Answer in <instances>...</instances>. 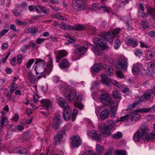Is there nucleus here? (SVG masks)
<instances>
[{
	"label": "nucleus",
	"instance_id": "5701e85b",
	"mask_svg": "<svg viewBox=\"0 0 155 155\" xmlns=\"http://www.w3.org/2000/svg\"><path fill=\"white\" fill-rule=\"evenodd\" d=\"M126 42L128 45L134 47L138 45L137 40L134 38H130L126 39Z\"/></svg>",
	"mask_w": 155,
	"mask_h": 155
},
{
	"label": "nucleus",
	"instance_id": "e2e57ef3",
	"mask_svg": "<svg viewBox=\"0 0 155 155\" xmlns=\"http://www.w3.org/2000/svg\"><path fill=\"white\" fill-rule=\"evenodd\" d=\"M82 155H96L94 153H93L92 151H88L84 153Z\"/></svg>",
	"mask_w": 155,
	"mask_h": 155
},
{
	"label": "nucleus",
	"instance_id": "338daca9",
	"mask_svg": "<svg viewBox=\"0 0 155 155\" xmlns=\"http://www.w3.org/2000/svg\"><path fill=\"white\" fill-rule=\"evenodd\" d=\"M10 28L14 31H17L18 30L16 28L15 26L13 24H11L10 26Z\"/></svg>",
	"mask_w": 155,
	"mask_h": 155
},
{
	"label": "nucleus",
	"instance_id": "c03bdc74",
	"mask_svg": "<svg viewBox=\"0 0 155 155\" xmlns=\"http://www.w3.org/2000/svg\"><path fill=\"white\" fill-rule=\"evenodd\" d=\"M120 28H116L114 29L111 33L112 34V35L113 36V37L114 38L116 37L117 34H118L120 32Z\"/></svg>",
	"mask_w": 155,
	"mask_h": 155
},
{
	"label": "nucleus",
	"instance_id": "72a5a7b5",
	"mask_svg": "<svg viewBox=\"0 0 155 155\" xmlns=\"http://www.w3.org/2000/svg\"><path fill=\"white\" fill-rule=\"evenodd\" d=\"M148 133L144 137H145L146 139L148 140H153L155 138V133L152 132L151 133L148 134Z\"/></svg>",
	"mask_w": 155,
	"mask_h": 155
},
{
	"label": "nucleus",
	"instance_id": "37998d69",
	"mask_svg": "<svg viewBox=\"0 0 155 155\" xmlns=\"http://www.w3.org/2000/svg\"><path fill=\"white\" fill-rule=\"evenodd\" d=\"M122 137V134L121 133L118 131L117 133L112 136V137L115 139H120Z\"/></svg>",
	"mask_w": 155,
	"mask_h": 155
},
{
	"label": "nucleus",
	"instance_id": "4468645a",
	"mask_svg": "<svg viewBox=\"0 0 155 155\" xmlns=\"http://www.w3.org/2000/svg\"><path fill=\"white\" fill-rule=\"evenodd\" d=\"M88 47L87 45H85L76 48L74 51V53L78 55L84 54L87 52Z\"/></svg>",
	"mask_w": 155,
	"mask_h": 155
},
{
	"label": "nucleus",
	"instance_id": "864d4df0",
	"mask_svg": "<svg viewBox=\"0 0 155 155\" xmlns=\"http://www.w3.org/2000/svg\"><path fill=\"white\" fill-rule=\"evenodd\" d=\"M136 56H138L139 54H143V51L141 49H137L134 52Z\"/></svg>",
	"mask_w": 155,
	"mask_h": 155
},
{
	"label": "nucleus",
	"instance_id": "ea45409f",
	"mask_svg": "<svg viewBox=\"0 0 155 155\" xmlns=\"http://www.w3.org/2000/svg\"><path fill=\"white\" fill-rule=\"evenodd\" d=\"M129 119V114H127L124 116L120 117V118H118L116 120V122L117 123L119 121H123L127 120Z\"/></svg>",
	"mask_w": 155,
	"mask_h": 155
},
{
	"label": "nucleus",
	"instance_id": "a211bd4d",
	"mask_svg": "<svg viewBox=\"0 0 155 155\" xmlns=\"http://www.w3.org/2000/svg\"><path fill=\"white\" fill-rule=\"evenodd\" d=\"M58 103L59 106L64 109H67L69 108V106L66 100L62 97L58 99Z\"/></svg>",
	"mask_w": 155,
	"mask_h": 155
},
{
	"label": "nucleus",
	"instance_id": "7ed1b4c3",
	"mask_svg": "<svg viewBox=\"0 0 155 155\" xmlns=\"http://www.w3.org/2000/svg\"><path fill=\"white\" fill-rule=\"evenodd\" d=\"M153 94L155 95V86L153 87V91L151 90L147 91L145 92L144 94L139 98L138 101L136 102H134L130 105L128 106L127 107V109L131 110L134 108L139 104V102H141L148 100L150 98Z\"/></svg>",
	"mask_w": 155,
	"mask_h": 155
},
{
	"label": "nucleus",
	"instance_id": "1a4fd4ad",
	"mask_svg": "<svg viewBox=\"0 0 155 155\" xmlns=\"http://www.w3.org/2000/svg\"><path fill=\"white\" fill-rule=\"evenodd\" d=\"M127 61L126 60L120 58L118 59L116 64V68L118 69L125 71L127 66Z\"/></svg>",
	"mask_w": 155,
	"mask_h": 155
},
{
	"label": "nucleus",
	"instance_id": "4d7b16f0",
	"mask_svg": "<svg viewBox=\"0 0 155 155\" xmlns=\"http://www.w3.org/2000/svg\"><path fill=\"white\" fill-rule=\"evenodd\" d=\"M100 10L101 8L103 9V10L104 11L108 13L109 12V10L110 9V8L108 7L105 6H101L100 7Z\"/></svg>",
	"mask_w": 155,
	"mask_h": 155
},
{
	"label": "nucleus",
	"instance_id": "f03ea898",
	"mask_svg": "<svg viewBox=\"0 0 155 155\" xmlns=\"http://www.w3.org/2000/svg\"><path fill=\"white\" fill-rule=\"evenodd\" d=\"M94 42L96 46H93L91 49L95 54L99 55L101 54V51L98 48V46L103 50H107L108 48L106 42L104 40H100L99 38H95Z\"/></svg>",
	"mask_w": 155,
	"mask_h": 155
},
{
	"label": "nucleus",
	"instance_id": "bf43d9fd",
	"mask_svg": "<svg viewBox=\"0 0 155 155\" xmlns=\"http://www.w3.org/2000/svg\"><path fill=\"white\" fill-rule=\"evenodd\" d=\"M113 151V149L111 148H109L107 149V153L104 155H111Z\"/></svg>",
	"mask_w": 155,
	"mask_h": 155
},
{
	"label": "nucleus",
	"instance_id": "49530a36",
	"mask_svg": "<svg viewBox=\"0 0 155 155\" xmlns=\"http://www.w3.org/2000/svg\"><path fill=\"white\" fill-rule=\"evenodd\" d=\"M114 155H126V153L124 151L117 150L114 151Z\"/></svg>",
	"mask_w": 155,
	"mask_h": 155
},
{
	"label": "nucleus",
	"instance_id": "69168bd1",
	"mask_svg": "<svg viewBox=\"0 0 155 155\" xmlns=\"http://www.w3.org/2000/svg\"><path fill=\"white\" fill-rule=\"evenodd\" d=\"M45 40L44 38H38L37 39L36 42L37 44H40L43 42Z\"/></svg>",
	"mask_w": 155,
	"mask_h": 155
},
{
	"label": "nucleus",
	"instance_id": "a878e982",
	"mask_svg": "<svg viewBox=\"0 0 155 155\" xmlns=\"http://www.w3.org/2000/svg\"><path fill=\"white\" fill-rule=\"evenodd\" d=\"M62 113L64 119L66 120H69L71 116V111L69 107L67 109H64Z\"/></svg>",
	"mask_w": 155,
	"mask_h": 155
},
{
	"label": "nucleus",
	"instance_id": "20e7f679",
	"mask_svg": "<svg viewBox=\"0 0 155 155\" xmlns=\"http://www.w3.org/2000/svg\"><path fill=\"white\" fill-rule=\"evenodd\" d=\"M132 71L134 74H140L142 75H147L148 71L143 68V65L139 62L133 64Z\"/></svg>",
	"mask_w": 155,
	"mask_h": 155
},
{
	"label": "nucleus",
	"instance_id": "a18cd8bd",
	"mask_svg": "<svg viewBox=\"0 0 155 155\" xmlns=\"http://www.w3.org/2000/svg\"><path fill=\"white\" fill-rule=\"evenodd\" d=\"M120 44V41L118 39H116L114 42V48L117 49L119 47Z\"/></svg>",
	"mask_w": 155,
	"mask_h": 155
},
{
	"label": "nucleus",
	"instance_id": "c85d7f7f",
	"mask_svg": "<svg viewBox=\"0 0 155 155\" xmlns=\"http://www.w3.org/2000/svg\"><path fill=\"white\" fill-rule=\"evenodd\" d=\"M60 68H66L69 66V62L66 59L62 60L60 63L59 64Z\"/></svg>",
	"mask_w": 155,
	"mask_h": 155
},
{
	"label": "nucleus",
	"instance_id": "c9c22d12",
	"mask_svg": "<svg viewBox=\"0 0 155 155\" xmlns=\"http://www.w3.org/2000/svg\"><path fill=\"white\" fill-rule=\"evenodd\" d=\"M105 70L107 74L109 76L112 75L114 73L113 69L110 66H107L105 68Z\"/></svg>",
	"mask_w": 155,
	"mask_h": 155
},
{
	"label": "nucleus",
	"instance_id": "0eeeda50",
	"mask_svg": "<svg viewBox=\"0 0 155 155\" xmlns=\"http://www.w3.org/2000/svg\"><path fill=\"white\" fill-rule=\"evenodd\" d=\"M149 130V129L146 128H142L138 130L134 135V141L136 142L139 141L140 139L143 138L144 136L148 133Z\"/></svg>",
	"mask_w": 155,
	"mask_h": 155
},
{
	"label": "nucleus",
	"instance_id": "b1692460",
	"mask_svg": "<svg viewBox=\"0 0 155 155\" xmlns=\"http://www.w3.org/2000/svg\"><path fill=\"white\" fill-rule=\"evenodd\" d=\"M2 112L1 118L0 117V126H4L8 124V121L6 119V116L5 114L3 113V111H1Z\"/></svg>",
	"mask_w": 155,
	"mask_h": 155
},
{
	"label": "nucleus",
	"instance_id": "9b49d317",
	"mask_svg": "<svg viewBox=\"0 0 155 155\" xmlns=\"http://www.w3.org/2000/svg\"><path fill=\"white\" fill-rule=\"evenodd\" d=\"M48 68L47 69H44L42 71L43 73L41 75V78H45L46 77V74H49L53 68V61L52 59L50 58L49 61L48 62Z\"/></svg>",
	"mask_w": 155,
	"mask_h": 155
},
{
	"label": "nucleus",
	"instance_id": "f257e3e1",
	"mask_svg": "<svg viewBox=\"0 0 155 155\" xmlns=\"http://www.w3.org/2000/svg\"><path fill=\"white\" fill-rule=\"evenodd\" d=\"M115 122L113 120H108L104 125H100L99 128L101 130L103 137H106L111 135V130L114 127Z\"/></svg>",
	"mask_w": 155,
	"mask_h": 155
},
{
	"label": "nucleus",
	"instance_id": "a19ab883",
	"mask_svg": "<svg viewBox=\"0 0 155 155\" xmlns=\"http://www.w3.org/2000/svg\"><path fill=\"white\" fill-rule=\"evenodd\" d=\"M35 70V71L36 74L37 79H40L41 78V75H42V73L43 72L42 71L43 70H42L38 69H36Z\"/></svg>",
	"mask_w": 155,
	"mask_h": 155
},
{
	"label": "nucleus",
	"instance_id": "412c9836",
	"mask_svg": "<svg viewBox=\"0 0 155 155\" xmlns=\"http://www.w3.org/2000/svg\"><path fill=\"white\" fill-rule=\"evenodd\" d=\"M82 98V95L81 94H78L76 100V102L74 104V106L76 107L79 108L80 110L83 108L84 105L81 104L80 102Z\"/></svg>",
	"mask_w": 155,
	"mask_h": 155
},
{
	"label": "nucleus",
	"instance_id": "e433bc0d",
	"mask_svg": "<svg viewBox=\"0 0 155 155\" xmlns=\"http://www.w3.org/2000/svg\"><path fill=\"white\" fill-rule=\"evenodd\" d=\"M118 103V101H113L111 104V110H117Z\"/></svg>",
	"mask_w": 155,
	"mask_h": 155
},
{
	"label": "nucleus",
	"instance_id": "09e8293b",
	"mask_svg": "<svg viewBox=\"0 0 155 155\" xmlns=\"http://www.w3.org/2000/svg\"><path fill=\"white\" fill-rule=\"evenodd\" d=\"M91 9L95 11L100 10V7L98 6L97 4L96 3H93L91 5Z\"/></svg>",
	"mask_w": 155,
	"mask_h": 155
},
{
	"label": "nucleus",
	"instance_id": "bb28decb",
	"mask_svg": "<svg viewBox=\"0 0 155 155\" xmlns=\"http://www.w3.org/2000/svg\"><path fill=\"white\" fill-rule=\"evenodd\" d=\"M110 114V111L108 109H104L101 113L100 117L101 119L104 120L107 119Z\"/></svg>",
	"mask_w": 155,
	"mask_h": 155
},
{
	"label": "nucleus",
	"instance_id": "cd10ccee",
	"mask_svg": "<svg viewBox=\"0 0 155 155\" xmlns=\"http://www.w3.org/2000/svg\"><path fill=\"white\" fill-rule=\"evenodd\" d=\"M41 102L43 106L45 107V109L48 110V108L50 106L51 103L50 101L47 99H42L41 101Z\"/></svg>",
	"mask_w": 155,
	"mask_h": 155
},
{
	"label": "nucleus",
	"instance_id": "6e6552de",
	"mask_svg": "<svg viewBox=\"0 0 155 155\" xmlns=\"http://www.w3.org/2000/svg\"><path fill=\"white\" fill-rule=\"evenodd\" d=\"M101 81L108 87H110L111 86V83L114 85H116L117 84V82L115 81L109 79L107 75L105 74H102L101 75Z\"/></svg>",
	"mask_w": 155,
	"mask_h": 155
},
{
	"label": "nucleus",
	"instance_id": "473e14b6",
	"mask_svg": "<svg viewBox=\"0 0 155 155\" xmlns=\"http://www.w3.org/2000/svg\"><path fill=\"white\" fill-rule=\"evenodd\" d=\"M112 94L113 96L115 99H120L121 94L119 91L115 89L113 91Z\"/></svg>",
	"mask_w": 155,
	"mask_h": 155
},
{
	"label": "nucleus",
	"instance_id": "7c9ffc66",
	"mask_svg": "<svg viewBox=\"0 0 155 155\" xmlns=\"http://www.w3.org/2000/svg\"><path fill=\"white\" fill-rule=\"evenodd\" d=\"M72 29L71 30H74L76 31H82L85 29V27L84 25H81L80 24H78L75 25L74 26H71Z\"/></svg>",
	"mask_w": 155,
	"mask_h": 155
},
{
	"label": "nucleus",
	"instance_id": "0e129e2a",
	"mask_svg": "<svg viewBox=\"0 0 155 155\" xmlns=\"http://www.w3.org/2000/svg\"><path fill=\"white\" fill-rule=\"evenodd\" d=\"M38 98L39 97L38 95H33V98L32 100L33 102L34 103H35L36 102H37L38 101Z\"/></svg>",
	"mask_w": 155,
	"mask_h": 155
},
{
	"label": "nucleus",
	"instance_id": "9d476101",
	"mask_svg": "<svg viewBox=\"0 0 155 155\" xmlns=\"http://www.w3.org/2000/svg\"><path fill=\"white\" fill-rule=\"evenodd\" d=\"M45 61L43 59H37L35 63L33 68L35 70L36 69H41L43 70L44 69V66L45 65Z\"/></svg>",
	"mask_w": 155,
	"mask_h": 155
},
{
	"label": "nucleus",
	"instance_id": "8fccbe9b",
	"mask_svg": "<svg viewBox=\"0 0 155 155\" xmlns=\"http://www.w3.org/2000/svg\"><path fill=\"white\" fill-rule=\"evenodd\" d=\"M89 32H90L92 34H94L96 32L95 28L91 26H89L88 27Z\"/></svg>",
	"mask_w": 155,
	"mask_h": 155
},
{
	"label": "nucleus",
	"instance_id": "6ab92c4d",
	"mask_svg": "<svg viewBox=\"0 0 155 155\" xmlns=\"http://www.w3.org/2000/svg\"><path fill=\"white\" fill-rule=\"evenodd\" d=\"M68 54V53L67 51L64 50L59 51L58 53L56 54V62H59L60 60L63 57L67 56Z\"/></svg>",
	"mask_w": 155,
	"mask_h": 155
},
{
	"label": "nucleus",
	"instance_id": "774afa93",
	"mask_svg": "<svg viewBox=\"0 0 155 155\" xmlns=\"http://www.w3.org/2000/svg\"><path fill=\"white\" fill-rule=\"evenodd\" d=\"M116 110H111V116L112 118L115 117L116 115Z\"/></svg>",
	"mask_w": 155,
	"mask_h": 155
},
{
	"label": "nucleus",
	"instance_id": "4be33fe9",
	"mask_svg": "<svg viewBox=\"0 0 155 155\" xmlns=\"http://www.w3.org/2000/svg\"><path fill=\"white\" fill-rule=\"evenodd\" d=\"M104 67L102 64L97 63L93 65L91 68L92 73H97L102 70Z\"/></svg>",
	"mask_w": 155,
	"mask_h": 155
},
{
	"label": "nucleus",
	"instance_id": "393cba45",
	"mask_svg": "<svg viewBox=\"0 0 155 155\" xmlns=\"http://www.w3.org/2000/svg\"><path fill=\"white\" fill-rule=\"evenodd\" d=\"M90 136L91 137L95 140H100L101 139V136L100 134L97 133L96 130H92L90 132Z\"/></svg>",
	"mask_w": 155,
	"mask_h": 155
},
{
	"label": "nucleus",
	"instance_id": "13d9d810",
	"mask_svg": "<svg viewBox=\"0 0 155 155\" xmlns=\"http://www.w3.org/2000/svg\"><path fill=\"white\" fill-rule=\"evenodd\" d=\"M129 2V0H125L124 1H120V7L126 5L127 3Z\"/></svg>",
	"mask_w": 155,
	"mask_h": 155
},
{
	"label": "nucleus",
	"instance_id": "052dcab7",
	"mask_svg": "<svg viewBox=\"0 0 155 155\" xmlns=\"http://www.w3.org/2000/svg\"><path fill=\"white\" fill-rule=\"evenodd\" d=\"M150 14L151 16L152 17H155V9L151 8L150 11Z\"/></svg>",
	"mask_w": 155,
	"mask_h": 155
},
{
	"label": "nucleus",
	"instance_id": "423d86ee",
	"mask_svg": "<svg viewBox=\"0 0 155 155\" xmlns=\"http://www.w3.org/2000/svg\"><path fill=\"white\" fill-rule=\"evenodd\" d=\"M99 100L104 105H109L111 102L110 95L105 92H102L99 95Z\"/></svg>",
	"mask_w": 155,
	"mask_h": 155
},
{
	"label": "nucleus",
	"instance_id": "6e6d98bb",
	"mask_svg": "<svg viewBox=\"0 0 155 155\" xmlns=\"http://www.w3.org/2000/svg\"><path fill=\"white\" fill-rule=\"evenodd\" d=\"M19 153L25 154L27 153V151L25 148L23 147H19Z\"/></svg>",
	"mask_w": 155,
	"mask_h": 155
},
{
	"label": "nucleus",
	"instance_id": "f704fd0d",
	"mask_svg": "<svg viewBox=\"0 0 155 155\" xmlns=\"http://www.w3.org/2000/svg\"><path fill=\"white\" fill-rule=\"evenodd\" d=\"M104 150V147L102 146H100L97 144L96 146V150L97 153V155H100Z\"/></svg>",
	"mask_w": 155,
	"mask_h": 155
},
{
	"label": "nucleus",
	"instance_id": "c756f323",
	"mask_svg": "<svg viewBox=\"0 0 155 155\" xmlns=\"http://www.w3.org/2000/svg\"><path fill=\"white\" fill-rule=\"evenodd\" d=\"M27 76L29 82L31 84H35L36 80V78L32 73L30 71H28V72Z\"/></svg>",
	"mask_w": 155,
	"mask_h": 155
},
{
	"label": "nucleus",
	"instance_id": "58836bf2",
	"mask_svg": "<svg viewBox=\"0 0 155 155\" xmlns=\"http://www.w3.org/2000/svg\"><path fill=\"white\" fill-rule=\"evenodd\" d=\"M38 8L41 9L43 13L45 14H49L50 12V10L47 9L45 7L39 5H38Z\"/></svg>",
	"mask_w": 155,
	"mask_h": 155
},
{
	"label": "nucleus",
	"instance_id": "680f3d73",
	"mask_svg": "<svg viewBox=\"0 0 155 155\" xmlns=\"http://www.w3.org/2000/svg\"><path fill=\"white\" fill-rule=\"evenodd\" d=\"M147 56L148 58H150V59L153 58L155 57V53L154 52H152L151 53H149Z\"/></svg>",
	"mask_w": 155,
	"mask_h": 155
},
{
	"label": "nucleus",
	"instance_id": "4c0bfd02",
	"mask_svg": "<svg viewBox=\"0 0 155 155\" xmlns=\"http://www.w3.org/2000/svg\"><path fill=\"white\" fill-rule=\"evenodd\" d=\"M141 24L142 27L144 30L147 29L150 27V26L148 22L145 20H142L141 21Z\"/></svg>",
	"mask_w": 155,
	"mask_h": 155
},
{
	"label": "nucleus",
	"instance_id": "aec40b11",
	"mask_svg": "<svg viewBox=\"0 0 155 155\" xmlns=\"http://www.w3.org/2000/svg\"><path fill=\"white\" fill-rule=\"evenodd\" d=\"M60 115H58L55 116L53 119L52 127L55 130L58 129L60 125Z\"/></svg>",
	"mask_w": 155,
	"mask_h": 155
},
{
	"label": "nucleus",
	"instance_id": "2f4dec72",
	"mask_svg": "<svg viewBox=\"0 0 155 155\" xmlns=\"http://www.w3.org/2000/svg\"><path fill=\"white\" fill-rule=\"evenodd\" d=\"M59 27L65 30L68 29L71 30V29H72V28L71 26L70 25H66V23L64 22H62L61 23V24L59 25Z\"/></svg>",
	"mask_w": 155,
	"mask_h": 155
},
{
	"label": "nucleus",
	"instance_id": "79ce46f5",
	"mask_svg": "<svg viewBox=\"0 0 155 155\" xmlns=\"http://www.w3.org/2000/svg\"><path fill=\"white\" fill-rule=\"evenodd\" d=\"M38 32V28L37 27H31V33L32 35H34Z\"/></svg>",
	"mask_w": 155,
	"mask_h": 155
},
{
	"label": "nucleus",
	"instance_id": "3c124183",
	"mask_svg": "<svg viewBox=\"0 0 155 155\" xmlns=\"http://www.w3.org/2000/svg\"><path fill=\"white\" fill-rule=\"evenodd\" d=\"M34 61L35 60L33 58L31 59L28 61L26 66L27 68L29 69L30 68L31 65L34 62Z\"/></svg>",
	"mask_w": 155,
	"mask_h": 155
},
{
	"label": "nucleus",
	"instance_id": "2eb2a0df",
	"mask_svg": "<svg viewBox=\"0 0 155 155\" xmlns=\"http://www.w3.org/2000/svg\"><path fill=\"white\" fill-rule=\"evenodd\" d=\"M72 6L74 9L78 11L84 8L83 2L82 0H73Z\"/></svg>",
	"mask_w": 155,
	"mask_h": 155
},
{
	"label": "nucleus",
	"instance_id": "dca6fc26",
	"mask_svg": "<svg viewBox=\"0 0 155 155\" xmlns=\"http://www.w3.org/2000/svg\"><path fill=\"white\" fill-rule=\"evenodd\" d=\"M71 146L73 147H78L82 144V140L80 138L77 136H74L71 138Z\"/></svg>",
	"mask_w": 155,
	"mask_h": 155
},
{
	"label": "nucleus",
	"instance_id": "f8f14e48",
	"mask_svg": "<svg viewBox=\"0 0 155 155\" xmlns=\"http://www.w3.org/2000/svg\"><path fill=\"white\" fill-rule=\"evenodd\" d=\"M66 134L64 130H61L58 132L53 141L54 145H57L58 143L61 141L63 137Z\"/></svg>",
	"mask_w": 155,
	"mask_h": 155
},
{
	"label": "nucleus",
	"instance_id": "ddd939ff",
	"mask_svg": "<svg viewBox=\"0 0 155 155\" xmlns=\"http://www.w3.org/2000/svg\"><path fill=\"white\" fill-rule=\"evenodd\" d=\"M99 38L100 40H101V38H103L105 40H106L109 42H112L113 41V37L111 33L109 32H105L102 33L100 35Z\"/></svg>",
	"mask_w": 155,
	"mask_h": 155
},
{
	"label": "nucleus",
	"instance_id": "39448f33",
	"mask_svg": "<svg viewBox=\"0 0 155 155\" xmlns=\"http://www.w3.org/2000/svg\"><path fill=\"white\" fill-rule=\"evenodd\" d=\"M152 107L150 108H149L147 109L145 108L140 109L138 110V111H135L134 112L130 113V114L129 115V119L132 120H137L140 118V114H139V112L143 113L147 112L148 111L152 110L153 111H155V110H154L153 109H152ZM152 111H151V112Z\"/></svg>",
	"mask_w": 155,
	"mask_h": 155
},
{
	"label": "nucleus",
	"instance_id": "603ef678",
	"mask_svg": "<svg viewBox=\"0 0 155 155\" xmlns=\"http://www.w3.org/2000/svg\"><path fill=\"white\" fill-rule=\"evenodd\" d=\"M78 110L75 109L73 110V111L72 114V121H74L76 118V115L77 114Z\"/></svg>",
	"mask_w": 155,
	"mask_h": 155
},
{
	"label": "nucleus",
	"instance_id": "f3484780",
	"mask_svg": "<svg viewBox=\"0 0 155 155\" xmlns=\"http://www.w3.org/2000/svg\"><path fill=\"white\" fill-rule=\"evenodd\" d=\"M76 95V91L74 89H71L69 93L64 94V96L68 101H71L74 99Z\"/></svg>",
	"mask_w": 155,
	"mask_h": 155
},
{
	"label": "nucleus",
	"instance_id": "de8ad7c7",
	"mask_svg": "<svg viewBox=\"0 0 155 155\" xmlns=\"http://www.w3.org/2000/svg\"><path fill=\"white\" fill-rule=\"evenodd\" d=\"M126 26L127 27V30H131L132 28L131 21L130 20L126 21Z\"/></svg>",
	"mask_w": 155,
	"mask_h": 155
},
{
	"label": "nucleus",
	"instance_id": "5fc2aeb1",
	"mask_svg": "<svg viewBox=\"0 0 155 155\" xmlns=\"http://www.w3.org/2000/svg\"><path fill=\"white\" fill-rule=\"evenodd\" d=\"M117 76L118 77L120 78H124L123 73L120 71H116Z\"/></svg>",
	"mask_w": 155,
	"mask_h": 155
}]
</instances>
